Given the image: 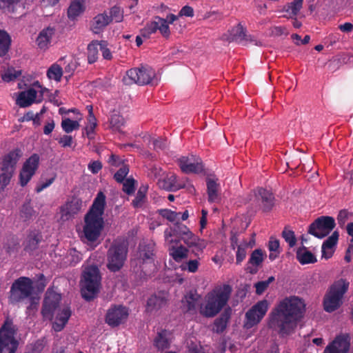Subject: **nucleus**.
I'll return each mask as SVG.
<instances>
[{"instance_id":"nucleus-8","label":"nucleus","mask_w":353,"mask_h":353,"mask_svg":"<svg viewBox=\"0 0 353 353\" xmlns=\"http://www.w3.org/2000/svg\"><path fill=\"white\" fill-rule=\"evenodd\" d=\"M48 89L39 81H35L24 91L19 93L16 100L17 104L21 108H26L33 103H39L43 99V94Z\"/></svg>"},{"instance_id":"nucleus-45","label":"nucleus","mask_w":353,"mask_h":353,"mask_svg":"<svg viewBox=\"0 0 353 353\" xmlns=\"http://www.w3.org/2000/svg\"><path fill=\"white\" fill-rule=\"evenodd\" d=\"M159 214L170 222L179 220L181 212H176L169 209H160L158 210Z\"/></svg>"},{"instance_id":"nucleus-27","label":"nucleus","mask_w":353,"mask_h":353,"mask_svg":"<svg viewBox=\"0 0 353 353\" xmlns=\"http://www.w3.org/2000/svg\"><path fill=\"white\" fill-rule=\"evenodd\" d=\"M296 254V259L302 265L314 263L317 261L314 254L307 250V248L304 245L297 249Z\"/></svg>"},{"instance_id":"nucleus-10","label":"nucleus","mask_w":353,"mask_h":353,"mask_svg":"<svg viewBox=\"0 0 353 353\" xmlns=\"http://www.w3.org/2000/svg\"><path fill=\"white\" fill-rule=\"evenodd\" d=\"M156 74L150 67L141 66L128 70L123 77L125 85H130L137 83L140 85L149 84L154 78Z\"/></svg>"},{"instance_id":"nucleus-63","label":"nucleus","mask_w":353,"mask_h":353,"mask_svg":"<svg viewBox=\"0 0 353 353\" xmlns=\"http://www.w3.org/2000/svg\"><path fill=\"white\" fill-rule=\"evenodd\" d=\"M280 243L279 241L274 237H270L268 242V249L270 252L279 253Z\"/></svg>"},{"instance_id":"nucleus-5","label":"nucleus","mask_w":353,"mask_h":353,"mask_svg":"<svg viewBox=\"0 0 353 353\" xmlns=\"http://www.w3.org/2000/svg\"><path fill=\"white\" fill-rule=\"evenodd\" d=\"M128 253V241L121 237L115 239L107 251V268L112 272L119 271L127 260Z\"/></svg>"},{"instance_id":"nucleus-38","label":"nucleus","mask_w":353,"mask_h":353,"mask_svg":"<svg viewBox=\"0 0 353 353\" xmlns=\"http://www.w3.org/2000/svg\"><path fill=\"white\" fill-rule=\"evenodd\" d=\"M207 190L209 202H215L218 199V184L212 179H207Z\"/></svg>"},{"instance_id":"nucleus-12","label":"nucleus","mask_w":353,"mask_h":353,"mask_svg":"<svg viewBox=\"0 0 353 353\" xmlns=\"http://www.w3.org/2000/svg\"><path fill=\"white\" fill-rule=\"evenodd\" d=\"M336 223L333 217L321 216L315 219L308 227L307 232L318 238L323 239L335 228Z\"/></svg>"},{"instance_id":"nucleus-2","label":"nucleus","mask_w":353,"mask_h":353,"mask_svg":"<svg viewBox=\"0 0 353 353\" xmlns=\"http://www.w3.org/2000/svg\"><path fill=\"white\" fill-rule=\"evenodd\" d=\"M105 207V196L99 192L84 217L83 234L90 243L98 241L104 227L103 215Z\"/></svg>"},{"instance_id":"nucleus-58","label":"nucleus","mask_w":353,"mask_h":353,"mask_svg":"<svg viewBox=\"0 0 353 353\" xmlns=\"http://www.w3.org/2000/svg\"><path fill=\"white\" fill-rule=\"evenodd\" d=\"M99 49L101 52L103 59L106 60H111L112 55L110 50L108 48V43L105 41H101L99 43Z\"/></svg>"},{"instance_id":"nucleus-23","label":"nucleus","mask_w":353,"mask_h":353,"mask_svg":"<svg viewBox=\"0 0 353 353\" xmlns=\"http://www.w3.org/2000/svg\"><path fill=\"white\" fill-rule=\"evenodd\" d=\"M168 299L163 293L152 295L147 301L146 310L148 312L157 311L165 306Z\"/></svg>"},{"instance_id":"nucleus-22","label":"nucleus","mask_w":353,"mask_h":353,"mask_svg":"<svg viewBox=\"0 0 353 353\" xmlns=\"http://www.w3.org/2000/svg\"><path fill=\"white\" fill-rule=\"evenodd\" d=\"M54 34V28L47 27L42 30L38 34L35 42L37 47L41 50H46L49 48L51 39Z\"/></svg>"},{"instance_id":"nucleus-28","label":"nucleus","mask_w":353,"mask_h":353,"mask_svg":"<svg viewBox=\"0 0 353 353\" xmlns=\"http://www.w3.org/2000/svg\"><path fill=\"white\" fill-rule=\"evenodd\" d=\"M231 315V309H225L220 316L214 321L213 331L216 333H222L226 328Z\"/></svg>"},{"instance_id":"nucleus-56","label":"nucleus","mask_w":353,"mask_h":353,"mask_svg":"<svg viewBox=\"0 0 353 353\" xmlns=\"http://www.w3.org/2000/svg\"><path fill=\"white\" fill-rule=\"evenodd\" d=\"M289 34L288 29L283 26H274L271 28V36L274 37H286Z\"/></svg>"},{"instance_id":"nucleus-17","label":"nucleus","mask_w":353,"mask_h":353,"mask_svg":"<svg viewBox=\"0 0 353 353\" xmlns=\"http://www.w3.org/2000/svg\"><path fill=\"white\" fill-rule=\"evenodd\" d=\"M39 157L37 154H32L23 163L19 174V183L25 186L30 181L39 167Z\"/></svg>"},{"instance_id":"nucleus-21","label":"nucleus","mask_w":353,"mask_h":353,"mask_svg":"<svg viewBox=\"0 0 353 353\" xmlns=\"http://www.w3.org/2000/svg\"><path fill=\"white\" fill-rule=\"evenodd\" d=\"M349 349V336L339 335L325 347L323 353H347Z\"/></svg>"},{"instance_id":"nucleus-49","label":"nucleus","mask_w":353,"mask_h":353,"mask_svg":"<svg viewBox=\"0 0 353 353\" xmlns=\"http://www.w3.org/2000/svg\"><path fill=\"white\" fill-rule=\"evenodd\" d=\"M190 231V230L185 225L179 222H176L172 228L173 234L181 239Z\"/></svg>"},{"instance_id":"nucleus-47","label":"nucleus","mask_w":353,"mask_h":353,"mask_svg":"<svg viewBox=\"0 0 353 353\" xmlns=\"http://www.w3.org/2000/svg\"><path fill=\"white\" fill-rule=\"evenodd\" d=\"M124 123L123 117L118 114H113L110 119V125L114 130L120 131Z\"/></svg>"},{"instance_id":"nucleus-15","label":"nucleus","mask_w":353,"mask_h":353,"mask_svg":"<svg viewBox=\"0 0 353 353\" xmlns=\"http://www.w3.org/2000/svg\"><path fill=\"white\" fill-rule=\"evenodd\" d=\"M221 39L228 42H235L243 46L255 41L254 37L248 34L246 28L241 26V23H237L228 30L227 32L222 35Z\"/></svg>"},{"instance_id":"nucleus-11","label":"nucleus","mask_w":353,"mask_h":353,"mask_svg":"<svg viewBox=\"0 0 353 353\" xmlns=\"http://www.w3.org/2000/svg\"><path fill=\"white\" fill-rule=\"evenodd\" d=\"M16 330L10 322H6L0 330V353H14L18 342L14 339Z\"/></svg>"},{"instance_id":"nucleus-20","label":"nucleus","mask_w":353,"mask_h":353,"mask_svg":"<svg viewBox=\"0 0 353 353\" xmlns=\"http://www.w3.org/2000/svg\"><path fill=\"white\" fill-rule=\"evenodd\" d=\"M22 156L19 149H14L5 154L0 161L1 172H9L14 173L17 164Z\"/></svg>"},{"instance_id":"nucleus-24","label":"nucleus","mask_w":353,"mask_h":353,"mask_svg":"<svg viewBox=\"0 0 353 353\" xmlns=\"http://www.w3.org/2000/svg\"><path fill=\"white\" fill-rule=\"evenodd\" d=\"M121 10L113 6L109 11H105L94 17V22H121Z\"/></svg>"},{"instance_id":"nucleus-62","label":"nucleus","mask_w":353,"mask_h":353,"mask_svg":"<svg viewBox=\"0 0 353 353\" xmlns=\"http://www.w3.org/2000/svg\"><path fill=\"white\" fill-rule=\"evenodd\" d=\"M169 23H152L154 27H157V31L159 30L160 33L165 37L170 35Z\"/></svg>"},{"instance_id":"nucleus-54","label":"nucleus","mask_w":353,"mask_h":353,"mask_svg":"<svg viewBox=\"0 0 353 353\" xmlns=\"http://www.w3.org/2000/svg\"><path fill=\"white\" fill-rule=\"evenodd\" d=\"M20 75H21L20 70H16L13 68H9L3 74L2 79L4 81L9 82V81L16 79Z\"/></svg>"},{"instance_id":"nucleus-3","label":"nucleus","mask_w":353,"mask_h":353,"mask_svg":"<svg viewBox=\"0 0 353 353\" xmlns=\"http://www.w3.org/2000/svg\"><path fill=\"white\" fill-rule=\"evenodd\" d=\"M232 291V287L228 284L215 288L207 294L206 303L201 309V314L208 318L215 316L227 304Z\"/></svg>"},{"instance_id":"nucleus-52","label":"nucleus","mask_w":353,"mask_h":353,"mask_svg":"<svg viewBox=\"0 0 353 353\" xmlns=\"http://www.w3.org/2000/svg\"><path fill=\"white\" fill-rule=\"evenodd\" d=\"M66 323V312L65 310L62 311L60 317H57L55 321L53 323V329L56 332L61 331Z\"/></svg>"},{"instance_id":"nucleus-4","label":"nucleus","mask_w":353,"mask_h":353,"mask_svg":"<svg viewBox=\"0 0 353 353\" xmlns=\"http://www.w3.org/2000/svg\"><path fill=\"white\" fill-rule=\"evenodd\" d=\"M155 243L152 241L143 240L139 244L135 258L131 261L136 273L147 275L154 268Z\"/></svg>"},{"instance_id":"nucleus-44","label":"nucleus","mask_w":353,"mask_h":353,"mask_svg":"<svg viewBox=\"0 0 353 353\" xmlns=\"http://www.w3.org/2000/svg\"><path fill=\"white\" fill-rule=\"evenodd\" d=\"M147 188L145 187H141L134 200L132 201V205L134 208H140L143 205V203L145 200V193H146Z\"/></svg>"},{"instance_id":"nucleus-59","label":"nucleus","mask_w":353,"mask_h":353,"mask_svg":"<svg viewBox=\"0 0 353 353\" xmlns=\"http://www.w3.org/2000/svg\"><path fill=\"white\" fill-rule=\"evenodd\" d=\"M54 180V176H52L50 179H47L46 180L41 179L36 186V189H35L36 192L38 193L41 192L44 189L49 187L53 183Z\"/></svg>"},{"instance_id":"nucleus-16","label":"nucleus","mask_w":353,"mask_h":353,"mask_svg":"<svg viewBox=\"0 0 353 353\" xmlns=\"http://www.w3.org/2000/svg\"><path fill=\"white\" fill-rule=\"evenodd\" d=\"M254 202L263 212H269L275 205L274 194L263 188H257L254 190Z\"/></svg>"},{"instance_id":"nucleus-18","label":"nucleus","mask_w":353,"mask_h":353,"mask_svg":"<svg viewBox=\"0 0 353 353\" xmlns=\"http://www.w3.org/2000/svg\"><path fill=\"white\" fill-rule=\"evenodd\" d=\"M61 300V295L53 290H48L43 301L42 314L46 319L51 320Z\"/></svg>"},{"instance_id":"nucleus-29","label":"nucleus","mask_w":353,"mask_h":353,"mask_svg":"<svg viewBox=\"0 0 353 353\" xmlns=\"http://www.w3.org/2000/svg\"><path fill=\"white\" fill-rule=\"evenodd\" d=\"M160 185L169 191H176L185 187V183H178L176 176L171 174L160 182Z\"/></svg>"},{"instance_id":"nucleus-60","label":"nucleus","mask_w":353,"mask_h":353,"mask_svg":"<svg viewBox=\"0 0 353 353\" xmlns=\"http://www.w3.org/2000/svg\"><path fill=\"white\" fill-rule=\"evenodd\" d=\"M13 174V173L9 172H1L0 174V186L2 188L8 185Z\"/></svg>"},{"instance_id":"nucleus-19","label":"nucleus","mask_w":353,"mask_h":353,"mask_svg":"<svg viewBox=\"0 0 353 353\" xmlns=\"http://www.w3.org/2000/svg\"><path fill=\"white\" fill-rule=\"evenodd\" d=\"M178 164L181 171L186 174H199L203 171L201 159L193 155L181 157L178 159Z\"/></svg>"},{"instance_id":"nucleus-48","label":"nucleus","mask_w":353,"mask_h":353,"mask_svg":"<svg viewBox=\"0 0 353 353\" xmlns=\"http://www.w3.org/2000/svg\"><path fill=\"white\" fill-rule=\"evenodd\" d=\"M281 235L285 241L288 243L290 248H293L296 245V238L292 230H288L285 227L283 230Z\"/></svg>"},{"instance_id":"nucleus-46","label":"nucleus","mask_w":353,"mask_h":353,"mask_svg":"<svg viewBox=\"0 0 353 353\" xmlns=\"http://www.w3.org/2000/svg\"><path fill=\"white\" fill-rule=\"evenodd\" d=\"M89 124L85 128V132L89 139H92L93 137L92 134H94V131L95 128L97 127V120L94 117L93 112H92V108L90 107V109L89 110Z\"/></svg>"},{"instance_id":"nucleus-57","label":"nucleus","mask_w":353,"mask_h":353,"mask_svg":"<svg viewBox=\"0 0 353 353\" xmlns=\"http://www.w3.org/2000/svg\"><path fill=\"white\" fill-rule=\"evenodd\" d=\"M81 203L79 199H74L70 203L68 202V214L77 213L81 210Z\"/></svg>"},{"instance_id":"nucleus-39","label":"nucleus","mask_w":353,"mask_h":353,"mask_svg":"<svg viewBox=\"0 0 353 353\" xmlns=\"http://www.w3.org/2000/svg\"><path fill=\"white\" fill-rule=\"evenodd\" d=\"M11 43L9 34L0 30V56H3L8 51Z\"/></svg>"},{"instance_id":"nucleus-34","label":"nucleus","mask_w":353,"mask_h":353,"mask_svg":"<svg viewBox=\"0 0 353 353\" xmlns=\"http://www.w3.org/2000/svg\"><path fill=\"white\" fill-rule=\"evenodd\" d=\"M201 296L196 291H190L185 296L184 306L188 311L195 310Z\"/></svg>"},{"instance_id":"nucleus-55","label":"nucleus","mask_w":353,"mask_h":353,"mask_svg":"<svg viewBox=\"0 0 353 353\" xmlns=\"http://www.w3.org/2000/svg\"><path fill=\"white\" fill-rule=\"evenodd\" d=\"M248 248L247 244H241L237 247V251L236 254V263L240 264L246 257V248Z\"/></svg>"},{"instance_id":"nucleus-7","label":"nucleus","mask_w":353,"mask_h":353,"mask_svg":"<svg viewBox=\"0 0 353 353\" xmlns=\"http://www.w3.org/2000/svg\"><path fill=\"white\" fill-rule=\"evenodd\" d=\"M83 282L81 285V296L87 301L94 299L99 292L101 276L96 266L85 269L83 274Z\"/></svg>"},{"instance_id":"nucleus-35","label":"nucleus","mask_w":353,"mask_h":353,"mask_svg":"<svg viewBox=\"0 0 353 353\" xmlns=\"http://www.w3.org/2000/svg\"><path fill=\"white\" fill-rule=\"evenodd\" d=\"M188 249L183 245L172 246L170 249V255L175 261L180 262L188 257Z\"/></svg>"},{"instance_id":"nucleus-25","label":"nucleus","mask_w":353,"mask_h":353,"mask_svg":"<svg viewBox=\"0 0 353 353\" xmlns=\"http://www.w3.org/2000/svg\"><path fill=\"white\" fill-rule=\"evenodd\" d=\"M339 232L334 231L322 244V257L326 259L332 257L334 250L333 248L337 244L339 240Z\"/></svg>"},{"instance_id":"nucleus-64","label":"nucleus","mask_w":353,"mask_h":353,"mask_svg":"<svg viewBox=\"0 0 353 353\" xmlns=\"http://www.w3.org/2000/svg\"><path fill=\"white\" fill-rule=\"evenodd\" d=\"M102 169V163L99 161H94L88 164V170L92 174H97Z\"/></svg>"},{"instance_id":"nucleus-43","label":"nucleus","mask_w":353,"mask_h":353,"mask_svg":"<svg viewBox=\"0 0 353 353\" xmlns=\"http://www.w3.org/2000/svg\"><path fill=\"white\" fill-rule=\"evenodd\" d=\"M19 1V0H0V10L5 14L13 13Z\"/></svg>"},{"instance_id":"nucleus-31","label":"nucleus","mask_w":353,"mask_h":353,"mask_svg":"<svg viewBox=\"0 0 353 353\" xmlns=\"http://www.w3.org/2000/svg\"><path fill=\"white\" fill-rule=\"evenodd\" d=\"M85 10L83 0H73L68 8V17L74 20L76 17L80 15Z\"/></svg>"},{"instance_id":"nucleus-30","label":"nucleus","mask_w":353,"mask_h":353,"mask_svg":"<svg viewBox=\"0 0 353 353\" xmlns=\"http://www.w3.org/2000/svg\"><path fill=\"white\" fill-rule=\"evenodd\" d=\"M303 0H293L290 3L285 6L283 12L285 14L283 16L289 19H296V17L303 7Z\"/></svg>"},{"instance_id":"nucleus-9","label":"nucleus","mask_w":353,"mask_h":353,"mask_svg":"<svg viewBox=\"0 0 353 353\" xmlns=\"http://www.w3.org/2000/svg\"><path fill=\"white\" fill-rule=\"evenodd\" d=\"M34 288L31 279L28 277H20L12 285L9 300L12 304L23 301L31 297Z\"/></svg>"},{"instance_id":"nucleus-42","label":"nucleus","mask_w":353,"mask_h":353,"mask_svg":"<svg viewBox=\"0 0 353 353\" xmlns=\"http://www.w3.org/2000/svg\"><path fill=\"white\" fill-rule=\"evenodd\" d=\"M207 246V242L205 240L200 239L199 236L195 241L191 242L188 248L191 249L192 252L194 255L198 256L199 252H203V250Z\"/></svg>"},{"instance_id":"nucleus-6","label":"nucleus","mask_w":353,"mask_h":353,"mask_svg":"<svg viewBox=\"0 0 353 353\" xmlns=\"http://www.w3.org/2000/svg\"><path fill=\"white\" fill-rule=\"evenodd\" d=\"M349 285L350 282L345 279H340L332 284L323 300V307L326 312H332L340 307Z\"/></svg>"},{"instance_id":"nucleus-36","label":"nucleus","mask_w":353,"mask_h":353,"mask_svg":"<svg viewBox=\"0 0 353 353\" xmlns=\"http://www.w3.org/2000/svg\"><path fill=\"white\" fill-rule=\"evenodd\" d=\"M46 75L49 80L59 82L63 76V69L59 64L54 63L48 69Z\"/></svg>"},{"instance_id":"nucleus-37","label":"nucleus","mask_w":353,"mask_h":353,"mask_svg":"<svg viewBox=\"0 0 353 353\" xmlns=\"http://www.w3.org/2000/svg\"><path fill=\"white\" fill-rule=\"evenodd\" d=\"M99 43V41H92L88 46V61L90 64L95 63L98 59Z\"/></svg>"},{"instance_id":"nucleus-13","label":"nucleus","mask_w":353,"mask_h":353,"mask_svg":"<svg viewBox=\"0 0 353 353\" xmlns=\"http://www.w3.org/2000/svg\"><path fill=\"white\" fill-rule=\"evenodd\" d=\"M268 310V302L263 299L258 301L245 315L244 327L250 329L259 324L265 316Z\"/></svg>"},{"instance_id":"nucleus-61","label":"nucleus","mask_w":353,"mask_h":353,"mask_svg":"<svg viewBox=\"0 0 353 353\" xmlns=\"http://www.w3.org/2000/svg\"><path fill=\"white\" fill-rule=\"evenodd\" d=\"M352 214L350 212H349L347 210L345 209H343V210H341L338 214V216H337V221H338V223L341 225V226H343L345 225V223H346L348 217L350 215H351Z\"/></svg>"},{"instance_id":"nucleus-32","label":"nucleus","mask_w":353,"mask_h":353,"mask_svg":"<svg viewBox=\"0 0 353 353\" xmlns=\"http://www.w3.org/2000/svg\"><path fill=\"white\" fill-rule=\"evenodd\" d=\"M169 332L166 330H162L157 333L154 340V345L158 349L163 350L170 346L168 340Z\"/></svg>"},{"instance_id":"nucleus-53","label":"nucleus","mask_w":353,"mask_h":353,"mask_svg":"<svg viewBox=\"0 0 353 353\" xmlns=\"http://www.w3.org/2000/svg\"><path fill=\"white\" fill-rule=\"evenodd\" d=\"M81 259V254L74 249L68 251V262L70 265H75Z\"/></svg>"},{"instance_id":"nucleus-51","label":"nucleus","mask_w":353,"mask_h":353,"mask_svg":"<svg viewBox=\"0 0 353 353\" xmlns=\"http://www.w3.org/2000/svg\"><path fill=\"white\" fill-rule=\"evenodd\" d=\"M135 180L133 178H128L123 181V191L128 195L134 192Z\"/></svg>"},{"instance_id":"nucleus-14","label":"nucleus","mask_w":353,"mask_h":353,"mask_svg":"<svg viewBox=\"0 0 353 353\" xmlns=\"http://www.w3.org/2000/svg\"><path fill=\"white\" fill-rule=\"evenodd\" d=\"M129 316V309L122 305H112L106 312L105 322L111 327L125 323Z\"/></svg>"},{"instance_id":"nucleus-33","label":"nucleus","mask_w":353,"mask_h":353,"mask_svg":"<svg viewBox=\"0 0 353 353\" xmlns=\"http://www.w3.org/2000/svg\"><path fill=\"white\" fill-rule=\"evenodd\" d=\"M179 16L193 17L194 10L192 7L189 6H185L180 10L179 15L169 14L168 15H167L165 19H161L159 17H158V19L160 21L159 22H174L178 20Z\"/></svg>"},{"instance_id":"nucleus-50","label":"nucleus","mask_w":353,"mask_h":353,"mask_svg":"<svg viewBox=\"0 0 353 353\" xmlns=\"http://www.w3.org/2000/svg\"><path fill=\"white\" fill-rule=\"evenodd\" d=\"M129 172V167L128 165L122 164L121 167L117 170L114 175V179L118 183H122L125 180V177Z\"/></svg>"},{"instance_id":"nucleus-40","label":"nucleus","mask_w":353,"mask_h":353,"mask_svg":"<svg viewBox=\"0 0 353 353\" xmlns=\"http://www.w3.org/2000/svg\"><path fill=\"white\" fill-rule=\"evenodd\" d=\"M265 254L261 249L254 250L249 259L248 263L252 266L258 267L263 263Z\"/></svg>"},{"instance_id":"nucleus-26","label":"nucleus","mask_w":353,"mask_h":353,"mask_svg":"<svg viewBox=\"0 0 353 353\" xmlns=\"http://www.w3.org/2000/svg\"><path fill=\"white\" fill-rule=\"evenodd\" d=\"M82 114L77 108L68 109V133L78 130Z\"/></svg>"},{"instance_id":"nucleus-41","label":"nucleus","mask_w":353,"mask_h":353,"mask_svg":"<svg viewBox=\"0 0 353 353\" xmlns=\"http://www.w3.org/2000/svg\"><path fill=\"white\" fill-rule=\"evenodd\" d=\"M41 236L39 232H34L30 233L26 241L25 250L32 251L37 248L38 243L40 241Z\"/></svg>"},{"instance_id":"nucleus-1","label":"nucleus","mask_w":353,"mask_h":353,"mask_svg":"<svg viewBox=\"0 0 353 353\" xmlns=\"http://www.w3.org/2000/svg\"><path fill=\"white\" fill-rule=\"evenodd\" d=\"M305 303L297 296H290L281 301L271 312L269 327L281 336L290 334L296 322L303 316Z\"/></svg>"}]
</instances>
